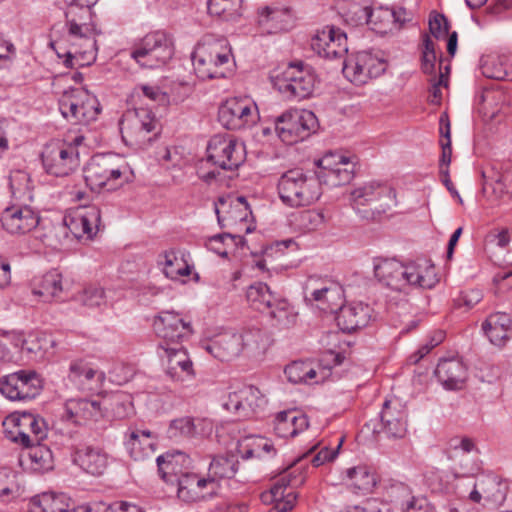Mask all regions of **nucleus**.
<instances>
[{
    "label": "nucleus",
    "instance_id": "obj_57",
    "mask_svg": "<svg viewBox=\"0 0 512 512\" xmlns=\"http://www.w3.org/2000/svg\"><path fill=\"white\" fill-rule=\"evenodd\" d=\"M208 13L220 20L234 21L240 17V2H206Z\"/></svg>",
    "mask_w": 512,
    "mask_h": 512
},
{
    "label": "nucleus",
    "instance_id": "obj_28",
    "mask_svg": "<svg viewBox=\"0 0 512 512\" xmlns=\"http://www.w3.org/2000/svg\"><path fill=\"white\" fill-rule=\"evenodd\" d=\"M372 312V308L363 302L342 304L337 311V325L343 332L352 333L369 324Z\"/></svg>",
    "mask_w": 512,
    "mask_h": 512
},
{
    "label": "nucleus",
    "instance_id": "obj_15",
    "mask_svg": "<svg viewBox=\"0 0 512 512\" xmlns=\"http://www.w3.org/2000/svg\"><path fill=\"white\" fill-rule=\"evenodd\" d=\"M448 458L454 463L457 477H473L481 471L479 449L473 439L456 436L448 442Z\"/></svg>",
    "mask_w": 512,
    "mask_h": 512
},
{
    "label": "nucleus",
    "instance_id": "obj_58",
    "mask_svg": "<svg viewBox=\"0 0 512 512\" xmlns=\"http://www.w3.org/2000/svg\"><path fill=\"white\" fill-rule=\"evenodd\" d=\"M69 372L71 380L82 384L90 383L95 379L98 383H101L104 380L103 372L89 367L83 361H73L70 364Z\"/></svg>",
    "mask_w": 512,
    "mask_h": 512
},
{
    "label": "nucleus",
    "instance_id": "obj_26",
    "mask_svg": "<svg viewBox=\"0 0 512 512\" xmlns=\"http://www.w3.org/2000/svg\"><path fill=\"white\" fill-rule=\"evenodd\" d=\"M156 435L148 429L130 428L124 436V447L134 461H144L154 455Z\"/></svg>",
    "mask_w": 512,
    "mask_h": 512
},
{
    "label": "nucleus",
    "instance_id": "obj_35",
    "mask_svg": "<svg viewBox=\"0 0 512 512\" xmlns=\"http://www.w3.org/2000/svg\"><path fill=\"white\" fill-rule=\"evenodd\" d=\"M242 339L238 333L225 332L215 336L206 350L221 361H229L241 353Z\"/></svg>",
    "mask_w": 512,
    "mask_h": 512
},
{
    "label": "nucleus",
    "instance_id": "obj_45",
    "mask_svg": "<svg viewBox=\"0 0 512 512\" xmlns=\"http://www.w3.org/2000/svg\"><path fill=\"white\" fill-rule=\"evenodd\" d=\"M239 461L234 456H216L212 459L208 468V477L220 484L222 479L233 478L238 471Z\"/></svg>",
    "mask_w": 512,
    "mask_h": 512
},
{
    "label": "nucleus",
    "instance_id": "obj_39",
    "mask_svg": "<svg viewBox=\"0 0 512 512\" xmlns=\"http://www.w3.org/2000/svg\"><path fill=\"white\" fill-rule=\"evenodd\" d=\"M188 457L181 451H168L156 458L158 473L167 484L175 485L180 473H184L181 466L187 462Z\"/></svg>",
    "mask_w": 512,
    "mask_h": 512
},
{
    "label": "nucleus",
    "instance_id": "obj_37",
    "mask_svg": "<svg viewBox=\"0 0 512 512\" xmlns=\"http://www.w3.org/2000/svg\"><path fill=\"white\" fill-rule=\"evenodd\" d=\"M308 418L297 411H282L274 420V432L281 438L295 437L308 428Z\"/></svg>",
    "mask_w": 512,
    "mask_h": 512
},
{
    "label": "nucleus",
    "instance_id": "obj_33",
    "mask_svg": "<svg viewBox=\"0 0 512 512\" xmlns=\"http://www.w3.org/2000/svg\"><path fill=\"white\" fill-rule=\"evenodd\" d=\"M72 461L88 474L99 476L108 466V456L100 448L85 446L77 448L72 454Z\"/></svg>",
    "mask_w": 512,
    "mask_h": 512
},
{
    "label": "nucleus",
    "instance_id": "obj_10",
    "mask_svg": "<svg viewBox=\"0 0 512 512\" xmlns=\"http://www.w3.org/2000/svg\"><path fill=\"white\" fill-rule=\"evenodd\" d=\"M258 120V107L249 97L229 98L218 109V121L228 130L250 128Z\"/></svg>",
    "mask_w": 512,
    "mask_h": 512
},
{
    "label": "nucleus",
    "instance_id": "obj_43",
    "mask_svg": "<svg viewBox=\"0 0 512 512\" xmlns=\"http://www.w3.org/2000/svg\"><path fill=\"white\" fill-rule=\"evenodd\" d=\"M289 222L296 231L308 233L321 228L325 223V217L321 211L303 210L292 213Z\"/></svg>",
    "mask_w": 512,
    "mask_h": 512
},
{
    "label": "nucleus",
    "instance_id": "obj_24",
    "mask_svg": "<svg viewBox=\"0 0 512 512\" xmlns=\"http://www.w3.org/2000/svg\"><path fill=\"white\" fill-rule=\"evenodd\" d=\"M349 165L348 158L341 154H326L318 161L321 171L317 176L321 184L325 183L332 187L344 185L353 177V170Z\"/></svg>",
    "mask_w": 512,
    "mask_h": 512
},
{
    "label": "nucleus",
    "instance_id": "obj_9",
    "mask_svg": "<svg viewBox=\"0 0 512 512\" xmlns=\"http://www.w3.org/2000/svg\"><path fill=\"white\" fill-rule=\"evenodd\" d=\"M177 498L186 504L208 502L214 499L220 491V484L208 475L185 471L178 476L175 484Z\"/></svg>",
    "mask_w": 512,
    "mask_h": 512
},
{
    "label": "nucleus",
    "instance_id": "obj_3",
    "mask_svg": "<svg viewBox=\"0 0 512 512\" xmlns=\"http://www.w3.org/2000/svg\"><path fill=\"white\" fill-rule=\"evenodd\" d=\"M86 185L92 191L104 187L115 189L133 181L134 174L128 163L116 154H96L83 169Z\"/></svg>",
    "mask_w": 512,
    "mask_h": 512
},
{
    "label": "nucleus",
    "instance_id": "obj_13",
    "mask_svg": "<svg viewBox=\"0 0 512 512\" xmlns=\"http://www.w3.org/2000/svg\"><path fill=\"white\" fill-rule=\"evenodd\" d=\"M245 160L244 144L229 135H214L208 142L207 162L223 169H237Z\"/></svg>",
    "mask_w": 512,
    "mask_h": 512
},
{
    "label": "nucleus",
    "instance_id": "obj_12",
    "mask_svg": "<svg viewBox=\"0 0 512 512\" xmlns=\"http://www.w3.org/2000/svg\"><path fill=\"white\" fill-rule=\"evenodd\" d=\"M120 132L126 143H144L160 132V123L151 110L139 108L126 113L121 119Z\"/></svg>",
    "mask_w": 512,
    "mask_h": 512
},
{
    "label": "nucleus",
    "instance_id": "obj_53",
    "mask_svg": "<svg viewBox=\"0 0 512 512\" xmlns=\"http://www.w3.org/2000/svg\"><path fill=\"white\" fill-rule=\"evenodd\" d=\"M291 474L282 475L277 482L273 484L269 492L262 494V499L264 502H276V505H280L282 507V503L286 501H294L296 500V496L288 493L285 496V490L287 486L296 484V481L290 479Z\"/></svg>",
    "mask_w": 512,
    "mask_h": 512
},
{
    "label": "nucleus",
    "instance_id": "obj_5",
    "mask_svg": "<svg viewBox=\"0 0 512 512\" xmlns=\"http://www.w3.org/2000/svg\"><path fill=\"white\" fill-rule=\"evenodd\" d=\"M351 202L361 218L377 220L396 204L395 190L384 183L368 182L351 191Z\"/></svg>",
    "mask_w": 512,
    "mask_h": 512
},
{
    "label": "nucleus",
    "instance_id": "obj_50",
    "mask_svg": "<svg viewBox=\"0 0 512 512\" xmlns=\"http://www.w3.org/2000/svg\"><path fill=\"white\" fill-rule=\"evenodd\" d=\"M197 48L201 50L202 56L207 57L219 69L229 61L230 50L227 49L224 39L204 40Z\"/></svg>",
    "mask_w": 512,
    "mask_h": 512
},
{
    "label": "nucleus",
    "instance_id": "obj_48",
    "mask_svg": "<svg viewBox=\"0 0 512 512\" xmlns=\"http://www.w3.org/2000/svg\"><path fill=\"white\" fill-rule=\"evenodd\" d=\"M472 11V18L479 23L481 20L488 21L500 16L510 8V2H466Z\"/></svg>",
    "mask_w": 512,
    "mask_h": 512
},
{
    "label": "nucleus",
    "instance_id": "obj_7",
    "mask_svg": "<svg viewBox=\"0 0 512 512\" xmlns=\"http://www.w3.org/2000/svg\"><path fill=\"white\" fill-rule=\"evenodd\" d=\"M174 54L172 39L164 31L146 34L131 52L135 61L144 68L164 66Z\"/></svg>",
    "mask_w": 512,
    "mask_h": 512
},
{
    "label": "nucleus",
    "instance_id": "obj_1",
    "mask_svg": "<svg viewBox=\"0 0 512 512\" xmlns=\"http://www.w3.org/2000/svg\"><path fill=\"white\" fill-rule=\"evenodd\" d=\"M93 6L70 2L65 11L70 41V48L65 53L64 64L66 67L86 66L96 60L98 48L95 35L100 32L94 21Z\"/></svg>",
    "mask_w": 512,
    "mask_h": 512
},
{
    "label": "nucleus",
    "instance_id": "obj_46",
    "mask_svg": "<svg viewBox=\"0 0 512 512\" xmlns=\"http://www.w3.org/2000/svg\"><path fill=\"white\" fill-rule=\"evenodd\" d=\"M391 491L403 497L401 500L402 512H436L435 507L427 498L411 496L410 489L403 483L392 486Z\"/></svg>",
    "mask_w": 512,
    "mask_h": 512
},
{
    "label": "nucleus",
    "instance_id": "obj_11",
    "mask_svg": "<svg viewBox=\"0 0 512 512\" xmlns=\"http://www.w3.org/2000/svg\"><path fill=\"white\" fill-rule=\"evenodd\" d=\"M317 119L309 110H290L279 116L275 130L282 142L292 145L307 138L316 128Z\"/></svg>",
    "mask_w": 512,
    "mask_h": 512
},
{
    "label": "nucleus",
    "instance_id": "obj_2",
    "mask_svg": "<svg viewBox=\"0 0 512 512\" xmlns=\"http://www.w3.org/2000/svg\"><path fill=\"white\" fill-rule=\"evenodd\" d=\"M374 274L384 286L399 292L408 288L431 289L437 282L435 267L427 260L403 264L395 259H383L374 264Z\"/></svg>",
    "mask_w": 512,
    "mask_h": 512
},
{
    "label": "nucleus",
    "instance_id": "obj_47",
    "mask_svg": "<svg viewBox=\"0 0 512 512\" xmlns=\"http://www.w3.org/2000/svg\"><path fill=\"white\" fill-rule=\"evenodd\" d=\"M203 423L204 420L189 416L174 419L170 422L168 427V437L174 440L195 437L200 434L199 427Z\"/></svg>",
    "mask_w": 512,
    "mask_h": 512
},
{
    "label": "nucleus",
    "instance_id": "obj_41",
    "mask_svg": "<svg viewBox=\"0 0 512 512\" xmlns=\"http://www.w3.org/2000/svg\"><path fill=\"white\" fill-rule=\"evenodd\" d=\"M33 294L39 296L43 301L61 299L64 292L62 275L56 269L47 272L42 276L38 285L33 288Z\"/></svg>",
    "mask_w": 512,
    "mask_h": 512
},
{
    "label": "nucleus",
    "instance_id": "obj_63",
    "mask_svg": "<svg viewBox=\"0 0 512 512\" xmlns=\"http://www.w3.org/2000/svg\"><path fill=\"white\" fill-rule=\"evenodd\" d=\"M483 184L482 190L484 194H494L496 197H502L507 193L506 179L507 176L499 173H494L492 176H487L485 172L482 174Z\"/></svg>",
    "mask_w": 512,
    "mask_h": 512
},
{
    "label": "nucleus",
    "instance_id": "obj_27",
    "mask_svg": "<svg viewBox=\"0 0 512 512\" xmlns=\"http://www.w3.org/2000/svg\"><path fill=\"white\" fill-rule=\"evenodd\" d=\"M382 431L390 438H402L407 431V412L398 399L386 400L380 412Z\"/></svg>",
    "mask_w": 512,
    "mask_h": 512
},
{
    "label": "nucleus",
    "instance_id": "obj_29",
    "mask_svg": "<svg viewBox=\"0 0 512 512\" xmlns=\"http://www.w3.org/2000/svg\"><path fill=\"white\" fill-rule=\"evenodd\" d=\"M435 376L446 390H461L468 377L467 367L458 357L443 358L437 364Z\"/></svg>",
    "mask_w": 512,
    "mask_h": 512
},
{
    "label": "nucleus",
    "instance_id": "obj_18",
    "mask_svg": "<svg viewBox=\"0 0 512 512\" xmlns=\"http://www.w3.org/2000/svg\"><path fill=\"white\" fill-rule=\"evenodd\" d=\"M311 48L326 59L342 58L348 53L347 36L340 28L327 25L313 35Z\"/></svg>",
    "mask_w": 512,
    "mask_h": 512
},
{
    "label": "nucleus",
    "instance_id": "obj_59",
    "mask_svg": "<svg viewBox=\"0 0 512 512\" xmlns=\"http://www.w3.org/2000/svg\"><path fill=\"white\" fill-rule=\"evenodd\" d=\"M242 339L241 352L254 353L264 349L267 343L266 333L260 328L252 327L239 334Z\"/></svg>",
    "mask_w": 512,
    "mask_h": 512
},
{
    "label": "nucleus",
    "instance_id": "obj_40",
    "mask_svg": "<svg viewBox=\"0 0 512 512\" xmlns=\"http://www.w3.org/2000/svg\"><path fill=\"white\" fill-rule=\"evenodd\" d=\"M278 297L263 282L250 285L246 292V298L251 308L261 313H267L269 309H272Z\"/></svg>",
    "mask_w": 512,
    "mask_h": 512
},
{
    "label": "nucleus",
    "instance_id": "obj_4",
    "mask_svg": "<svg viewBox=\"0 0 512 512\" xmlns=\"http://www.w3.org/2000/svg\"><path fill=\"white\" fill-rule=\"evenodd\" d=\"M277 192L286 206H309L322 194L321 180L317 175L305 173L301 169H291L279 177Z\"/></svg>",
    "mask_w": 512,
    "mask_h": 512
},
{
    "label": "nucleus",
    "instance_id": "obj_49",
    "mask_svg": "<svg viewBox=\"0 0 512 512\" xmlns=\"http://www.w3.org/2000/svg\"><path fill=\"white\" fill-rule=\"evenodd\" d=\"M158 263L163 266L166 277L177 280L190 274V266L177 256L175 250L165 251L159 256Z\"/></svg>",
    "mask_w": 512,
    "mask_h": 512
},
{
    "label": "nucleus",
    "instance_id": "obj_56",
    "mask_svg": "<svg viewBox=\"0 0 512 512\" xmlns=\"http://www.w3.org/2000/svg\"><path fill=\"white\" fill-rule=\"evenodd\" d=\"M192 64L197 77L201 80L224 77V72L207 57L202 56L201 50L197 47L192 54Z\"/></svg>",
    "mask_w": 512,
    "mask_h": 512
},
{
    "label": "nucleus",
    "instance_id": "obj_22",
    "mask_svg": "<svg viewBox=\"0 0 512 512\" xmlns=\"http://www.w3.org/2000/svg\"><path fill=\"white\" fill-rule=\"evenodd\" d=\"M156 334L163 339L160 344L175 345L193 334L189 321H185L178 313L163 311L155 317L153 323Z\"/></svg>",
    "mask_w": 512,
    "mask_h": 512
},
{
    "label": "nucleus",
    "instance_id": "obj_19",
    "mask_svg": "<svg viewBox=\"0 0 512 512\" xmlns=\"http://www.w3.org/2000/svg\"><path fill=\"white\" fill-rule=\"evenodd\" d=\"M343 74L356 85L365 84L384 71V63L371 53L362 51L343 61Z\"/></svg>",
    "mask_w": 512,
    "mask_h": 512
},
{
    "label": "nucleus",
    "instance_id": "obj_38",
    "mask_svg": "<svg viewBox=\"0 0 512 512\" xmlns=\"http://www.w3.org/2000/svg\"><path fill=\"white\" fill-rule=\"evenodd\" d=\"M293 18V11L283 2H272L259 13V23H271V28L275 30H288L292 26Z\"/></svg>",
    "mask_w": 512,
    "mask_h": 512
},
{
    "label": "nucleus",
    "instance_id": "obj_51",
    "mask_svg": "<svg viewBox=\"0 0 512 512\" xmlns=\"http://www.w3.org/2000/svg\"><path fill=\"white\" fill-rule=\"evenodd\" d=\"M476 488L483 493V497L493 504L500 505L506 497V485L494 476H485L476 481Z\"/></svg>",
    "mask_w": 512,
    "mask_h": 512
},
{
    "label": "nucleus",
    "instance_id": "obj_64",
    "mask_svg": "<svg viewBox=\"0 0 512 512\" xmlns=\"http://www.w3.org/2000/svg\"><path fill=\"white\" fill-rule=\"evenodd\" d=\"M482 74L491 79L504 80L508 73L501 58H489L481 65Z\"/></svg>",
    "mask_w": 512,
    "mask_h": 512
},
{
    "label": "nucleus",
    "instance_id": "obj_21",
    "mask_svg": "<svg viewBox=\"0 0 512 512\" xmlns=\"http://www.w3.org/2000/svg\"><path fill=\"white\" fill-rule=\"evenodd\" d=\"M40 217L28 205L12 204L6 207L0 215L2 228L10 235H25L35 229Z\"/></svg>",
    "mask_w": 512,
    "mask_h": 512
},
{
    "label": "nucleus",
    "instance_id": "obj_31",
    "mask_svg": "<svg viewBox=\"0 0 512 512\" xmlns=\"http://www.w3.org/2000/svg\"><path fill=\"white\" fill-rule=\"evenodd\" d=\"M159 348L164 351L167 357V374L174 380H180L182 374L186 376H194L193 363L186 351L180 344L163 345L159 344Z\"/></svg>",
    "mask_w": 512,
    "mask_h": 512
},
{
    "label": "nucleus",
    "instance_id": "obj_52",
    "mask_svg": "<svg viewBox=\"0 0 512 512\" xmlns=\"http://www.w3.org/2000/svg\"><path fill=\"white\" fill-rule=\"evenodd\" d=\"M28 458L31 468L38 472L52 470L54 467V458L52 451L46 445L33 443L29 447Z\"/></svg>",
    "mask_w": 512,
    "mask_h": 512
},
{
    "label": "nucleus",
    "instance_id": "obj_14",
    "mask_svg": "<svg viewBox=\"0 0 512 512\" xmlns=\"http://www.w3.org/2000/svg\"><path fill=\"white\" fill-rule=\"evenodd\" d=\"M42 390V380L33 370H19L0 378V392L11 401L34 399Z\"/></svg>",
    "mask_w": 512,
    "mask_h": 512
},
{
    "label": "nucleus",
    "instance_id": "obj_34",
    "mask_svg": "<svg viewBox=\"0 0 512 512\" xmlns=\"http://www.w3.org/2000/svg\"><path fill=\"white\" fill-rule=\"evenodd\" d=\"M341 479L347 486L361 494L371 493L377 484L376 473L364 464L346 468L341 474Z\"/></svg>",
    "mask_w": 512,
    "mask_h": 512
},
{
    "label": "nucleus",
    "instance_id": "obj_16",
    "mask_svg": "<svg viewBox=\"0 0 512 512\" xmlns=\"http://www.w3.org/2000/svg\"><path fill=\"white\" fill-rule=\"evenodd\" d=\"M41 158L45 171L56 177L68 176L79 164L76 148L60 141L48 143Z\"/></svg>",
    "mask_w": 512,
    "mask_h": 512
},
{
    "label": "nucleus",
    "instance_id": "obj_42",
    "mask_svg": "<svg viewBox=\"0 0 512 512\" xmlns=\"http://www.w3.org/2000/svg\"><path fill=\"white\" fill-rule=\"evenodd\" d=\"M395 8L388 7L385 5H379L375 8L370 7L369 21L368 24L372 26V29L381 33L392 31L396 28L397 21H403L404 18H398L396 16Z\"/></svg>",
    "mask_w": 512,
    "mask_h": 512
},
{
    "label": "nucleus",
    "instance_id": "obj_60",
    "mask_svg": "<svg viewBox=\"0 0 512 512\" xmlns=\"http://www.w3.org/2000/svg\"><path fill=\"white\" fill-rule=\"evenodd\" d=\"M337 443L334 448H329L328 446H321L317 453L313 454L315 447H313L308 454L304 456L305 459L309 458V461L314 467H319L325 463L332 462L336 459L339 454V451L344 442L343 437L337 438Z\"/></svg>",
    "mask_w": 512,
    "mask_h": 512
},
{
    "label": "nucleus",
    "instance_id": "obj_44",
    "mask_svg": "<svg viewBox=\"0 0 512 512\" xmlns=\"http://www.w3.org/2000/svg\"><path fill=\"white\" fill-rule=\"evenodd\" d=\"M267 314L275 321L274 325L281 329H289L297 323V311L286 299L280 296Z\"/></svg>",
    "mask_w": 512,
    "mask_h": 512
},
{
    "label": "nucleus",
    "instance_id": "obj_32",
    "mask_svg": "<svg viewBox=\"0 0 512 512\" xmlns=\"http://www.w3.org/2000/svg\"><path fill=\"white\" fill-rule=\"evenodd\" d=\"M17 425L20 430L14 441L24 447H29L33 443L39 444L47 436V426L45 420L31 413H23L19 418Z\"/></svg>",
    "mask_w": 512,
    "mask_h": 512
},
{
    "label": "nucleus",
    "instance_id": "obj_61",
    "mask_svg": "<svg viewBox=\"0 0 512 512\" xmlns=\"http://www.w3.org/2000/svg\"><path fill=\"white\" fill-rule=\"evenodd\" d=\"M341 13L344 21L351 26L368 24L370 7L362 6L360 2H348Z\"/></svg>",
    "mask_w": 512,
    "mask_h": 512
},
{
    "label": "nucleus",
    "instance_id": "obj_20",
    "mask_svg": "<svg viewBox=\"0 0 512 512\" xmlns=\"http://www.w3.org/2000/svg\"><path fill=\"white\" fill-rule=\"evenodd\" d=\"M101 211L96 205L78 207L64 217V224L77 239H92L100 228Z\"/></svg>",
    "mask_w": 512,
    "mask_h": 512
},
{
    "label": "nucleus",
    "instance_id": "obj_30",
    "mask_svg": "<svg viewBox=\"0 0 512 512\" xmlns=\"http://www.w3.org/2000/svg\"><path fill=\"white\" fill-rule=\"evenodd\" d=\"M104 416L103 403L92 399H69L65 403L63 418L77 425L98 421Z\"/></svg>",
    "mask_w": 512,
    "mask_h": 512
},
{
    "label": "nucleus",
    "instance_id": "obj_25",
    "mask_svg": "<svg viewBox=\"0 0 512 512\" xmlns=\"http://www.w3.org/2000/svg\"><path fill=\"white\" fill-rule=\"evenodd\" d=\"M218 223L221 227H231L246 223L252 212L244 196L219 198L215 206Z\"/></svg>",
    "mask_w": 512,
    "mask_h": 512
},
{
    "label": "nucleus",
    "instance_id": "obj_36",
    "mask_svg": "<svg viewBox=\"0 0 512 512\" xmlns=\"http://www.w3.org/2000/svg\"><path fill=\"white\" fill-rule=\"evenodd\" d=\"M511 324L508 314L497 312L487 317L482 324V330L493 345L502 347L510 338Z\"/></svg>",
    "mask_w": 512,
    "mask_h": 512
},
{
    "label": "nucleus",
    "instance_id": "obj_17",
    "mask_svg": "<svg viewBox=\"0 0 512 512\" xmlns=\"http://www.w3.org/2000/svg\"><path fill=\"white\" fill-rule=\"evenodd\" d=\"M306 299L314 301L317 307L329 313H336L343 304V289L329 280L309 278L305 286Z\"/></svg>",
    "mask_w": 512,
    "mask_h": 512
},
{
    "label": "nucleus",
    "instance_id": "obj_23",
    "mask_svg": "<svg viewBox=\"0 0 512 512\" xmlns=\"http://www.w3.org/2000/svg\"><path fill=\"white\" fill-rule=\"evenodd\" d=\"M264 403V396L257 387L244 385L238 390L230 392L223 400L222 405L227 411L233 412L239 417H249Z\"/></svg>",
    "mask_w": 512,
    "mask_h": 512
},
{
    "label": "nucleus",
    "instance_id": "obj_62",
    "mask_svg": "<svg viewBox=\"0 0 512 512\" xmlns=\"http://www.w3.org/2000/svg\"><path fill=\"white\" fill-rule=\"evenodd\" d=\"M440 124V133L446 140L441 141L442 153L439 161V173L444 170H449V164L452 156L450 123L447 116L440 117Z\"/></svg>",
    "mask_w": 512,
    "mask_h": 512
},
{
    "label": "nucleus",
    "instance_id": "obj_8",
    "mask_svg": "<svg viewBox=\"0 0 512 512\" xmlns=\"http://www.w3.org/2000/svg\"><path fill=\"white\" fill-rule=\"evenodd\" d=\"M315 83L316 75L310 66L290 63L277 77L275 86L288 99L300 101L312 95Z\"/></svg>",
    "mask_w": 512,
    "mask_h": 512
},
{
    "label": "nucleus",
    "instance_id": "obj_55",
    "mask_svg": "<svg viewBox=\"0 0 512 512\" xmlns=\"http://www.w3.org/2000/svg\"><path fill=\"white\" fill-rule=\"evenodd\" d=\"M103 409L110 410L116 419H126L134 414V406L129 395L124 393L113 394L103 402Z\"/></svg>",
    "mask_w": 512,
    "mask_h": 512
},
{
    "label": "nucleus",
    "instance_id": "obj_54",
    "mask_svg": "<svg viewBox=\"0 0 512 512\" xmlns=\"http://www.w3.org/2000/svg\"><path fill=\"white\" fill-rule=\"evenodd\" d=\"M69 498L63 494L43 493L34 500L40 512H70Z\"/></svg>",
    "mask_w": 512,
    "mask_h": 512
},
{
    "label": "nucleus",
    "instance_id": "obj_6",
    "mask_svg": "<svg viewBox=\"0 0 512 512\" xmlns=\"http://www.w3.org/2000/svg\"><path fill=\"white\" fill-rule=\"evenodd\" d=\"M58 104L62 116L74 125H88L95 121L100 113L97 98L84 88L65 90Z\"/></svg>",
    "mask_w": 512,
    "mask_h": 512
}]
</instances>
